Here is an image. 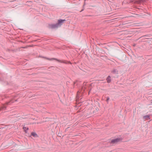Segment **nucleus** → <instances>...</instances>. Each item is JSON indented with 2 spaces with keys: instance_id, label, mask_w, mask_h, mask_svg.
I'll return each mask as SVG.
<instances>
[{
  "instance_id": "f03ea898",
  "label": "nucleus",
  "mask_w": 152,
  "mask_h": 152,
  "mask_svg": "<svg viewBox=\"0 0 152 152\" xmlns=\"http://www.w3.org/2000/svg\"><path fill=\"white\" fill-rule=\"evenodd\" d=\"M47 59L49 60H55L57 61H58V62H59L63 63L65 64H67L68 63H71L70 61H66L64 60H60L56 58H47Z\"/></svg>"
},
{
  "instance_id": "4468645a",
  "label": "nucleus",
  "mask_w": 152,
  "mask_h": 152,
  "mask_svg": "<svg viewBox=\"0 0 152 152\" xmlns=\"http://www.w3.org/2000/svg\"><path fill=\"white\" fill-rule=\"evenodd\" d=\"M83 10H84L83 9L82 10L80 11V12H82Z\"/></svg>"
},
{
  "instance_id": "39448f33",
  "label": "nucleus",
  "mask_w": 152,
  "mask_h": 152,
  "mask_svg": "<svg viewBox=\"0 0 152 152\" xmlns=\"http://www.w3.org/2000/svg\"><path fill=\"white\" fill-rule=\"evenodd\" d=\"M118 71L116 69H114L112 71H111V72L113 73L114 74H118Z\"/></svg>"
},
{
  "instance_id": "9d476101",
  "label": "nucleus",
  "mask_w": 152,
  "mask_h": 152,
  "mask_svg": "<svg viewBox=\"0 0 152 152\" xmlns=\"http://www.w3.org/2000/svg\"><path fill=\"white\" fill-rule=\"evenodd\" d=\"M143 118L144 119H146L147 120H148L150 119V116L149 115H146L143 116Z\"/></svg>"
},
{
  "instance_id": "423d86ee",
  "label": "nucleus",
  "mask_w": 152,
  "mask_h": 152,
  "mask_svg": "<svg viewBox=\"0 0 152 152\" xmlns=\"http://www.w3.org/2000/svg\"><path fill=\"white\" fill-rule=\"evenodd\" d=\"M106 80L108 83H110L111 82V77L110 76L108 75L107 78H106Z\"/></svg>"
},
{
  "instance_id": "1a4fd4ad",
  "label": "nucleus",
  "mask_w": 152,
  "mask_h": 152,
  "mask_svg": "<svg viewBox=\"0 0 152 152\" xmlns=\"http://www.w3.org/2000/svg\"><path fill=\"white\" fill-rule=\"evenodd\" d=\"M17 101V100H15V101H14L13 100H12L10 102H6V104L7 105H9V104H10L11 103H12L14 102L15 101V102Z\"/></svg>"
},
{
  "instance_id": "7ed1b4c3",
  "label": "nucleus",
  "mask_w": 152,
  "mask_h": 152,
  "mask_svg": "<svg viewBox=\"0 0 152 152\" xmlns=\"http://www.w3.org/2000/svg\"><path fill=\"white\" fill-rule=\"evenodd\" d=\"M58 26L57 23L55 24H50L48 25V27L50 28L54 29L58 28Z\"/></svg>"
},
{
  "instance_id": "20e7f679",
  "label": "nucleus",
  "mask_w": 152,
  "mask_h": 152,
  "mask_svg": "<svg viewBox=\"0 0 152 152\" xmlns=\"http://www.w3.org/2000/svg\"><path fill=\"white\" fill-rule=\"evenodd\" d=\"M66 20L65 19H60L58 20V23H57L58 25V26L59 27L60 26L62 25V24L64 23V22Z\"/></svg>"
},
{
  "instance_id": "ddd939ff",
  "label": "nucleus",
  "mask_w": 152,
  "mask_h": 152,
  "mask_svg": "<svg viewBox=\"0 0 152 152\" xmlns=\"http://www.w3.org/2000/svg\"><path fill=\"white\" fill-rule=\"evenodd\" d=\"M77 82V81H76V82H74V84L75 85V84H76L77 85V84L76 83Z\"/></svg>"
},
{
  "instance_id": "6e6552de",
  "label": "nucleus",
  "mask_w": 152,
  "mask_h": 152,
  "mask_svg": "<svg viewBox=\"0 0 152 152\" xmlns=\"http://www.w3.org/2000/svg\"><path fill=\"white\" fill-rule=\"evenodd\" d=\"M6 107L4 105H3L1 107H0V111L5 110H6Z\"/></svg>"
},
{
  "instance_id": "f8f14e48",
  "label": "nucleus",
  "mask_w": 152,
  "mask_h": 152,
  "mask_svg": "<svg viewBox=\"0 0 152 152\" xmlns=\"http://www.w3.org/2000/svg\"><path fill=\"white\" fill-rule=\"evenodd\" d=\"M110 99V98L109 97H107V99H106V102L108 103V101Z\"/></svg>"
},
{
  "instance_id": "f257e3e1",
  "label": "nucleus",
  "mask_w": 152,
  "mask_h": 152,
  "mask_svg": "<svg viewBox=\"0 0 152 152\" xmlns=\"http://www.w3.org/2000/svg\"><path fill=\"white\" fill-rule=\"evenodd\" d=\"M122 139L121 138H117L113 139L111 140H110L109 142L111 144H116L118 142L121 141L122 140Z\"/></svg>"
},
{
  "instance_id": "0eeeda50",
  "label": "nucleus",
  "mask_w": 152,
  "mask_h": 152,
  "mask_svg": "<svg viewBox=\"0 0 152 152\" xmlns=\"http://www.w3.org/2000/svg\"><path fill=\"white\" fill-rule=\"evenodd\" d=\"M31 135L35 137H38V135L35 132H31Z\"/></svg>"
},
{
  "instance_id": "2eb2a0df",
  "label": "nucleus",
  "mask_w": 152,
  "mask_h": 152,
  "mask_svg": "<svg viewBox=\"0 0 152 152\" xmlns=\"http://www.w3.org/2000/svg\"><path fill=\"white\" fill-rule=\"evenodd\" d=\"M151 103H152V100H151Z\"/></svg>"
},
{
  "instance_id": "9b49d317",
  "label": "nucleus",
  "mask_w": 152,
  "mask_h": 152,
  "mask_svg": "<svg viewBox=\"0 0 152 152\" xmlns=\"http://www.w3.org/2000/svg\"><path fill=\"white\" fill-rule=\"evenodd\" d=\"M23 129L26 133L27 132V131L28 130V128L23 126Z\"/></svg>"
}]
</instances>
